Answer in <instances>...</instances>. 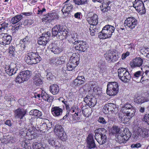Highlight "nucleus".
<instances>
[{"mask_svg": "<svg viewBox=\"0 0 149 149\" xmlns=\"http://www.w3.org/2000/svg\"><path fill=\"white\" fill-rule=\"evenodd\" d=\"M115 28L112 26L108 24L102 28L101 32L99 33L98 37L100 39H105L110 38L114 31Z\"/></svg>", "mask_w": 149, "mask_h": 149, "instance_id": "nucleus-1", "label": "nucleus"}, {"mask_svg": "<svg viewBox=\"0 0 149 149\" xmlns=\"http://www.w3.org/2000/svg\"><path fill=\"white\" fill-rule=\"evenodd\" d=\"M24 59L27 63L31 65L39 62L41 60V58L37 53L31 52L27 54Z\"/></svg>", "mask_w": 149, "mask_h": 149, "instance_id": "nucleus-2", "label": "nucleus"}, {"mask_svg": "<svg viewBox=\"0 0 149 149\" xmlns=\"http://www.w3.org/2000/svg\"><path fill=\"white\" fill-rule=\"evenodd\" d=\"M107 131L104 128H98L95 131V139L101 145L105 143L107 139Z\"/></svg>", "mask_w": 149, "mask_h": 149, "instance_id": "nucleus-3", "label": "nucleus"}, {"mask_svg": "<svg viewBox=\"0 0 149 149\" xmlns=\"http://www.w3.org/2000/svg\"><path fill=\"white\" fill-rule=\"evenodd\" d=\"M75 40L76 37L72 36L70 40L74 45L75 49L83 52L85 51L88 47L87 43L82 41H75Z\"/></svg>", "mask_w": 149, "mask_h": 149, "instance_id": "nucleus-4", "label": "nucleus"}, {"mask_svg": "<svg viewBox=\"0 0 149 149\" xmlns=\"http://www.w3.org/2000/svg\"><path fill=\"white\" fill-rule=\"evenodd\" d=\"M119 89V85L117 82H109L107 85V93L111 96L115 95L118 92Z\"/></svg>", "mask_w": 149, "mask_h": 149, "instance_id": "nucleus-5", "label": "nucleus"}, {"mask_svg": "<svg viewBox=\"0 0 149 149\" xmlns=\"http://www.w3.org/2000/svg\"><path fill=\"white\" fill-rule=\"evenodd\" d=\"M131 134L126 129L124 130L122 132H120L117 136L116 141L119 143H125L126 141L131 136Z\"/></svg>", "mask_w": 149, "mask_h": 149, "instance_id": "nucleus-6", "label": "nucleus"}, {"mask_svg": "<svg viewBox=\"0 0 149 149\" xmlns=\"http://www.w3.org/2000/svg\"><path fill=\"white\" fill-rule=\"evenodd\" d=\"M118 75L119 78L122 81L127 82L130 79L131 75L129 72L125 68H120L118 70Z\"/></svg>", "mask_w": 149, "mask_h": 149, "instance_id": "nucleus-7", "label": "nucleus"}, {"mask_svg": "<svg viewBox=\"0 0 149 149\" xmlns=\"http://www.w3.org/2000/svg\"><path fill=\"white\" fill-rule=\"evenodd\" d=\"M31 75L30 71L26 70L20 72L16 79V82L21 83L24 81H27Z\"/></svg>", "mask_w": 149, "mask_h": 149, "instance_id": "nucleus-8", "label": "nucleus"}, {"mask_svg": "<svg viewBox=\"0 0 149 149\" xmlns=\"http://www.w3.org/2000/svg\"><path fill=\"white\" fill-rule=\"evenodd\" d=\"M104 57L108 62L110 63L117 61L119 56L115 50H109L104 54Z\"/></svg>", "mask_w": 149, "mask_h": 149, "instance_id": "nucleus-9", "label": "nucleus"}, {"mask_svg": "<svg viewBox=\"0 0 149 149\" xmlns=\"http://www.w3.org/2000/svg\"><path fill=\"white\" fill-rule=\"evenodd\" d=\"M121 111L123 114L132 118L135 114V110L131 104H126L122 107Z\"/></svg>", "mask_w": 149, "mask_h": 149, "instance_id": "nucleus-10", "label": "nucleus"}, {"mask_svg": "<svg viewBox=\"0 0 149 149\" xmlns=\"http://www.w3.org/2000/svg\"><path fill=\"white\" fill-rule=\"evenodd\" d=\"M137 23L136 18L133 17H130L125 20L124 25L126 28L132 30L135 28Z\"/></svg>", "mask_w": 149, "mask_h": 149, "instance_id": "nucleus-11", "label": "nucleus"}, {"mask_svg": "<svg viewBox=\"0 0 149 149\" xmlns=\"http://www.w3.org/2000/svg\"><path fill=\"white\" fill-rule=\"evenodd\" d=\"M133 4V6L137 12L141 14H144L146 13L144 4L142 0H135Z\"/></svg>", "mask_w": 149, "mask_h": 149, "instance_id": "nucleus-12", "label": "nucleus"}, {"mask_svg": "<svg viewBox=\"0 0 149 149\" xmlns=\"http://www.w3.org/2000/svg\"><path fill=\"white\" fill-rule=\"evenodd\" d=\"M66 59V57L64 56L54 57L50 59V63L53 66H57L64 63Z\"/></svg>", "mask_w": 149, "mask_h": 149, "instance_id": "nucleus-13", "label": "nucleus"}, {"mask_svg": "<svg viewBox=\"0 0 149 149\" xmlns=\"http://www.w3.org/2000/svg\"><path fill=\"white\" fill-rule=\"evenodd\" d=\"M12 40L11 36L7 33L0 34V44L4 45L10 44Z\"/></svg>", "mask_w": 149, "mask_h": 149, "instance_id": "nucleus-14", "label": "nucleus"}, {"mask_svg": "<svg viewBox=\"0 0 149 149\" xmlns=\"http://www.w3.org/2000/svg\"><path fill=\"white\" fill-rule=\"evenodd\" d=\"M16 65L13 63H11L10 64L6 65L5 70L6 73L9 76H12L15 74L16 72L17 68Z\"/></svg>", "mask_w": 149, "mask_h": 149, "instance_id": "nucleus-15", "label": "nucleus"}, {"mask_svg": "<svg viewBox=\"0 0 149 149\" xmlns=\"http://www.w3.org/2000/svg\"><path fill=\"white\" fill-rule=\"evenodd\" d=\"M143 59L140 57H136L130 62V65L132 68L142 67L143 63Z\"/></svg>", "mask_w": 149, "mask_h": 149, "instance_id": "nucleus-16", "label": "nucleus"}, {"mask_svg": "<svg viewBox=\"0 0 149 149\" xmlns=\"http://www.w3.org/2000/svg\"><path fill=\"white\" fill-rule=\"evenodd\" d=\"M106 112L107 113L109 111L112 113H116L118 111V107L116 105L112 103H109L105 104L103 107Z\"/></svg>", "mask_w": 149, "mask_h": 149, "instance_id": "nucleus-17", "label": "nucleus"}, {"mask_svg": "<svg viewBox=\"0 0 149 149\" xmlns=\"http://www.w3.org/2000/svg\"><path fill=\"white\" fill-rule=\"evenodd\" d=\"M142 75L141 77L142 81H145L149 79V66H142L141 68Z\"/></svg>", "mask_w": 149, "mask_h": 149, "instance_id": "nucleus-18", "label": "nucleus"}, {"mask_svg": "<svg viewBox=\"0 0 149 149\" xmlns=\"http://www.w3.org/2000/svg\"><path fill=\"white\" fill-rule=\"evenodd\" d=\"M58 18L57 13L56 12H54L52 13H48L44 16V17L42 19L43 21L47 22L50 21L54 19H57Z\"/></svg>", "mask_w": 149, "mask_h": 149, "instance_id": "nucleus-19", "label": "nucleus"}, {"mask_svg": "<svg viewBox=\"0 0 149 149\" xmlns=\"http://www.w3.org/2000/svg\"><path fill=\"white\" fill-rule=\"evenodd\" d=\"M48 48L55 54H58L62 51V49L54 43H52L49 45Z\"/></svg>", "mask_w": 149, "mask_h": 149, "instance_id": "nucleus-20", "label": "nucleus"}, {"mask_svg": "<svg viewBox=\"0 0 149 149\" xmlns=\"http://www.w3.org/2000/svg\"><path fill=\"white\" fill-rule=\"evenodd\" d=\"M27 113V111L23 109L19 108L15 111V116L16 118L21 119L23 118Z\"/></svg>", "mask_w": 149, "mask_h": 149, "instance_id": "nucleus-21", "label": "nucleus"}, {"mask_svg": "<svg viewBox=\"0 0 149 149\" xmlns=\"http://www.w3.org/2000/svg\"><path fill=\"white\" fill-rule=\"evenodd\" d=\"M52 127V124L50 122H48L47 124L46 123H44L39 127H37L38 130L42 132H46Z\"/></svg>", "mask_w": 149, "mask_h": 149, "instance_id": "nucleus-22", "label": "nucleus"}, {"mask_svg": "<svg viewBox=\"0 0 149 149\" xmlns=\"http://www.w3.org/2000/svg\"><path fill=\"white\" fill-rule=\"evenodd\" d=\"M42 78L40 73L38 72H36L33 78V83L36 86H39L41 85L42 83Z\"/></svg>", "mask_w": 149, "mask_h": 149, "instance_id": "nucleus-23", "label": "nucleus"}, {"mask_svg": "<svg viewBox=\"0 0 149 149\" xmlns=\"http://www.w3.org/2000/svg\"><path fill=\"white\" fill-rule=\"evenodd\" d=\"M51 111L54 116L58 117L62 114L63 110L59 107H52Z\"/></svg>", "mask_w": 149, "mask_h": 149, "instance_id": "nucleus-24", "label": "nucleus"}, {"mask_svg": "<svg viewBox=\"0 0 149 149\" xmlns=\"http://www.w3.org/2000/svg\"><path fill=\"white\" fill-rule=\"evenodd\" d=\"M73 7L72 5H65L63 6L61 11L65 17L68 16Z\"/></svg>", "mask_w": 149, "mask_h": 149, "instance_id": "nucleus-25", "label": "nucleus"}, {"mask_svg": "<svg viewBox=\"0 0 149 149\" xmlns=\"http://www.w3.org/2000/svg\"><path fill=\"white\" fill-rule=\"evenodd\" d=\"M65 27L63 26H60L59 30V36H62V39H65L68 37V31L65 28Z\"/></svg>", "mask_w": 149, "mask_h": 149, "instance_id": "nucleus-26", "label": "nucleus"}, {"mask_svg": "<svg viewBox=\"0 0 149 149\" xmlns=\"http://www.w3.org/2000/svg\"><path fill=\"white\" fill-rule=\"evenodd\" d=\"M87 20L90 24H97L98 22L97 15L94 14L92 16L88 17Z\"/></svg>", "mask_w": 149, "mask_h": 149, "instance_id": "nucleus-27", "label": "nucleus"}, {"mask_svg": "<svg viewBox=\"0 0 149 149\" xmlns=\"http://www.w3.org/2000/svg\"><path fill=\"white\" fill-rule=\"evenodd\" d=\"M48 143L55 148H57L60 147L61 144L58 141L55 139L51 138L48 140Z\"/></svg>", "mask_w": 149, "mask_h": 149, "instance_id": "nucleus-28", "label": "nucleus"}, {"mask_svg": "<svg viewBox=\"0 0 149 149\" xmlns=\"http://www.w3.org/2000/svg\"><path fill=\"white\" fill-rule=\"evenodd\" d=\"M85 81V79L84 76L79 75L74 81V84L75 85H80L83 84Z\"/></svg>", "mask_w": 149, "mask_h": 149, "instance_id": "nucleus-29", "label": "nucleus"}, {"mask_svg": "<svg viewBox=\"0 0 149 149\" xmlns=\"http://www.w3.org/2000/svg\"><path fill=\"white\" fill-rule=\"evenodd\" d=\"M15 141L13 137L8 136H4L1 140V142L4 144H6L8 143H14Z\"/></svg>", "mask_w": 149, "mask_h": 149, "instance_id": "nucleus-30", "label": "nucleus"}, {"mask_svg": "<svg viewBox=\"0 0 149 149\" xmlns=\"http://www.w3.org/2000/svg\"><path fill=\"white\" fill-rule=\"evenodd\" d=\"M30 41V37L26 36L25 38L20 41V43L21 44V46L24 49L29 45Z\"/></svg>", "mask_w": 149, "mask_h": 149, "instance_id": "nucleus-31", "label": "nucleus"}, {"mask_svg": "<svg viewBox=\"0 0 149 149\" xmlns=\"http://www.w3.org/2000/svg\"><path fill=\"white\" fill-rule=\"evenodd\" d=\"M119 118L123 123H127L129 122L132 118L125 114L123 116L122 114H119Z\"/></svg>", "mask_w": 149, "mask_h": 149, "instance_id": "nucleus-32", "label": "nucleus"}, {"mask_svg": "<svg viewBox=\"0 0 149 149\" xmlns=\"http://www.w3.org/2000/svg\"><path fill=\"white\" fill-rule=\"evenodd\" d=\"M50 92L53 95L57 94L59 91V88L56 84H53L49 87Z\"/></svg>", "mask_w": 149, "mask_h": 149, "instance_id": "nucleus-33", "label": "nucleus"}, {"mask_svg": "<svg viewBox=\"0 0 149 149\" xmlns=\"http://www.w3.org/2000/svg\"><path fill=\"white\" fill-rule=\"evenodd\" d=\"M50 36V32L48 31L47 33L43 34L42 36L40 38H42V39L44 41V43L46 45L49 39Z\"/></svg>", "mask_w": 149, "mask_h": 149, "instance_id": "nucleus-34", "label": "nucleus"}, {"mask_svg": "<svg viewBox=\"0 0 149 149\" xmlns=\"http://www.w3.org/2000/svg\"><path fill=\"white\" fill-rule=\"evenodd\" d=\"M64 130L63 128L61 125L59 124L56 125L54 128V132L56 135H59Z\"/></svg>", "mask_w": 149, "mask_h": 149, "instance_id": "nucleus-35", "label": "nucleus"}, {"mask_svg": "<svg viewBox=\"0 0 149 149\" xmlns=\"http://www.w3.org/2000/svg\"><path fill=\"white\" fill-rule=\"evenodd\" d=\"M22 18L23 16L22 15H17L12 18L11 22L13 24H15L18 22Z\"/></svg>", "mask_w": 149, "mask_h": 149, "instance_id": "nucleus-36", "label": "nucleus"}, {"mask_svg": "<svg viewBox=\"0 0 149 149\" xmlns=\"http://www.w3.org/2000/svg\"><path fill=\"white\" fill-rule=\"evenodd\" d=\"M31 115L36 117H40L42 115L41 112L37 109H34L31 110L29 113Z\"/></svg>", "mask_w": 149, "mask_h": 149, "instance_id": "nucleus-37", "label": "nucleus"}, {"mask_svg": "<svg viewBox=\"0 0 149 149\" xmlns=\"http://www.w3.org/2000/svg\"><path fill=\"white\" fill-rule=\"evenodd\" d=\"M60 26L57 25L55 26L52 29V36H55L58 35L59 36V30Z\"/></svg>", "mask_w": 149, "mask_h": 149, "instance_id": "nucleus-38", "label": "nucleus"}, {"mask_svg": "<svg viewBox=\"0 0 149 149\" xmlns=\"http://www.w3.org/2000/svg\"><path fill=\"white\" fill-rule=\"evenodd\" d=\"M110 3V2H109L107 4L105 3H102V6H100V8L102 12H107L108 10L110 9V6H109V4Z\"/></svg>", "mask_w": 149, "mask_h": 149, "instance_id": "nucleus-39", "label": "nucleus"}, {"mask_svg": "<svg viewBox=\"0 0 149 149\" xmlns=\"http://www.w3.org/2000/svg\"><path fill=\"white\" fill-rule=\"evenodd\" d=\"M79 58L77 56L74 57L72 56L71 57L69 62L73 64H76L77 66L79 63Z\"/></svg>", "mask_w": 149, "mask_h": 149, "instance_id": "nucleus-40", "label": "nucleus"}, {"mask_svg": "<svg viewBox=\"0 0 149 149\" xmlns=\"http://www.w3.org/2000/svg\"><path fill=\"white\" fill-rule=\"evenodd\" d=\"M88 105L85 104H83L81 107L82 108V113L85 116H88L90 113L89 112V110L87 108Z\"/></svg>", "mask_w": 149, "mask_h": 149, "instance_id": "nucleus-41", "label": "nucleus"}, {"mask_svg": "<svg viewBox=\"0 0 149 149\" xmlns=\"http://www.w3.org/2000/svg\"><path fill=\"white\" fill-rule=\"evenodd\" d=\"M90 27L89 28V30L90 32V34L91 36L94 35L95 32L97 30L96 28V25L97 24H90Z\"/></svg>", "mask_w": 149, "mask_h": 149, "instance_id": "nucleus-42", "label": "nucleus"}, {"mask_svg": "<svg viewBox=\"0 0 149 149\" xmlns=\"http://www.w3.org/2000/svg\"><path fill=\"white\" fill-rule=\"evenodd\" d=\"M87 0H73V2L75 5H81L86 4Z\"/></svg>", "mask_w": 149, "mask_h": 149, "instance_id": "nucleus-43", "label": "nucleus"}, {"mask_svg": "<svg viewBox=\"0 0 149 149\" xmlns=\"http://www.w3.org/2000/svg\"><path fill=\"white\" fill-rule=\"evenodd\" d=\"M89 102H88L89 105L92 107H94L97 103V101L96 99L94 97H89Z\"/></svg>", "mask_w": 149, "mask_h": 149, "instance_id": "nucleus-44", "label": "nucleus"}, {"mask_svg": "<svg viewBox=\"0 0 149 149\" xmlns=\"http://www.w3.org/2000/svg\"><path fill=\"white\" fill-rule=\"evenodd\" d=\"M32 146L33 149H41L43 148L42 143L37 142L33 143Z\"/></svg>", "mask_w": 149, "mask_h": 149, "instance_id": "nucleus-45", "label": "nucleus"}, {"mask_svg": "<svg viewBox=\"0 0 149 149\" xmlns=\"http://www.w3.org/2000/svg\"><path fill=\"white\" fill-rule=\"evenodd\" d=\"M134 101L138 104H141L144 102V98L141 97H138L134 99Z\"/></svg>", "mask_w": 149, "mask_h": 149, "instance_id": "nucleus-46", "label": "nucleus"}, {"mask_svg": "<svg viewBox=\"0 0 149 149\" xmlns=\"http://www.w3.org/2000/svg\"><path fill=\"white\" fill-rule=\"evenodd\" d=\"M77 66L76 64H73L72 63L69 62L67 64V70L68 71H72Z\"/></svg>", "mask_w": 149, "mask_h": 149, "instance_id": "nucleus-47", "label": "nucleus"}, {"mask_svg": "<svg viewBox=\"0 0 149 149\" xmlns=\"http://www.w3.org/2000/svg\"><path fill=\"white\" fill-rule=\"evenodd\" d=\"M61 140L63 141L66 140L67 139V136L65 132L63 130V132L59 134V135H57Z\"/></svg>", "mask_w": 149, "mask_h": 149, "instance_id": "nucleus-48", "label": "nucleus"}, {"mask_svg": "<svg viewBox=\"0 0 149 149\" xmlns=\"http://www.w3.org/2000/svg\"><path fill=\"white\" fill-rule=\"evenodd\" d=\"M143 134L142 136L143 138H147L149 136V130L148 129L142 128Z\"/></svg>", "mask_w": 149, "mask_h": 149, "instance_id": "nucleus-49", "label": "nucleus"}, {"mask_svg": "<svg viewBox=\"0 0 149 149\" xmlns=\"http://www.w3.org/2000/svg\"><path fill=\"white\" fill-rule=\"evenodd\" d=\"M33 130V129L31 130L30 129H29L26 133V136H29V137L30 138V139H32L33 138H34L35 137L34 135H33L34 132Z\"/></svg>", "mask_w": 149, "mask_h": 149, "instance_id": "nucleus-50", "label": "nucleus"}, {"mask_svg": "<svg viewBox=\"0 0 149 149\" xmlns=\"http://www.w3.org/2000/svg\"><path fill=\"white\" fill-rule=\"evenodd\" d=\"M120 129L118 127L115 126L113 127L112 129L111 132L113 134H117L118 135L120 131Z\"/></svg>", "mask_w": 149, "mask_h": 149, "instance_id": "nucleus-51", "label": "nucleus"}, {"mask_svg": "<svg viewBox=\"0 0 149 149\" xmlns=\"http://www.w3.org/2000/svg\"><path fill=\"white\" fill-rule=\"evenodd\" d=\"M142 128H141L140 127H138L136 129V134H137L138 136H140V137L143 138V136L142 134H143L142 131Z\"/></svg>", "mask_w": 149, "mask_h": 149, "instance_id": "nucleus-52", "label": "nucleus"}, {"mask_svg": "<svg viewBox=\"0 0 149 149\" xmlns=\"http://www.w3.org/2000/svg\"><path fill=\"white\" fill-rule=\"evenodd\" d=\"M88 147L90 149L95 148V144L94 141H89V142H87Z\"/></svg>", "mask_w": 149, "mask_h": 149, "instance_id": "nucleus-53", "label": "nucleus"}, {"mask_svg": "<svg viewBox=\"0 0 149 149\" xmlns=\"http://www.w3.org/2000/svg\"><path fill=\"white\" fill-rule=\"evenodd\" d=\"M142 75V72L140 71H138L136 72L134 74V77L137 78H140V81L142 80L141 77Z\"/></svg>", "mask_w": 149, "mask_h": 149, "instance_id": "nucleus-54", "label": "nucleus"}, {"mask_svg": "<svg viewBox=\"0 0 149 149\" xmlns=\"http://www.w3.org/2000/svg\"><path fill=\"white\" fill-rule=\"evenodd\" d=\"M9 53L12 55H13L15 52V47L11 45L8 48Z\"/></svg>", "mask_w": 149, "mask_h": 149, "instance_id": "nucleus-55", "label": "nucleus"}, {"mask_svg": "<svg viewBox=\"0 0 149 149\" xmlns=\"http://www.w3.org/2000/svg\"><path fill=\"white\" fill-rule=\"evenodd\" d=\"M142 120L149 125V117L147 114L144 115Z\"/></svg>", "mask_w": 149, "mask_h": 149, "instance_id": "nucleus-56", "label": "nucleus"}, {"mask_svg": "<svg viewBox=\"0 0 149 149\" xmlns=\"http://www.w3.org/2000/svg\"><path fill=\"white\" fill-rule=\"evenodd\" d=\"M89 141H94L93 139V135L92 134L88 135L87 138V142H89Z\"/></svg>", "mask_w": 149, "mask_h": 149, "instance_id": "nucleus-57", "label": "nucleus"}, {"mask_svg": "<svg viewBox=\"0 0 149 149\" xmlns=\"http://www.w3.org/2000/svg\"><path fill=\"white\" fill-rule=\"evenodd\" d=\"M42 39V38H38V43L39 45L44 47V48H43L44 49L45 48V46L46 45L44 44V41Z\"/></svg>", "mask_w": 149, "mask_h": 149, "instance_id": "nucleus-58", "label": "nucleus"}, {"mask_svg": "<svg viewBox=\"0 0 149 149\" xmlns=\"http://www.w3.org/2000/svg\"><path fill=\"white\" fill-rule=\"evenodd\" d=\"M36 122L37 121L35 120H31L30 123L31 125L30 126H31L32 127V129L34 130L35 129H36Z\"/></svg>", "mask_w": 149, "mask_h": 149, "instance_id": "nucleus-59", "label": "nucleus"}, {"mask_svg": "<svg viewBox=\"0 0 149 149\" xmlns=\"http://www.w3.org/2000/svg\"><path fill=\"white\" fill-rule=\"evenodd\" d=\"M149 51V48H144V47H142L140 49V52L141 53L143 54H144L146 53H147L148 51Z\"/></svg>", "mask_w": 149, "mask_h": 149, "instance_id": "nucleus-60", "label": "nucleus"}, {"mask_svg": "<svg viewBox=\"0 0 149 149\" xmlns=\"http://www.w3.org/2000/svg\"><path fill=\"white\" fill-rule=\"evenodd\" d=\"M22 25V24H17L14 27V31L15 32L16 31H18L19 29H22L23 28Z\"/></svg>", "mask_w": 149, "mask_h": 149, "instance_id": "nucleus-61", "label": "nucleus"}, {"mask_svg": "<svg viewBox=\"0 0 149 149\" xmlns=\"http://www.w3.org/2000/svg\"><path fill=\"white\" fill-rule=\"evenodd\" d=\"M1 25L0 30H3L8 26V24L6 22H3Z\"/></svg>", "mask_w": 149, "mask_h": 149, "instance_id": "nucleus-62", "label": "nucleus"}, {"mask_svg": "<svg viewBox=\"0 0 149 149\" xmlns=\"http://www.w3.org/2000/svg\"><path fill=\"white\" fill-rule=\"evenodd\" d=\"M48 96V95L45 92H42L41 94V97L45 101H47V99Z\"/></svg>", "mask_w": 149, "mask_h": 149, "instance_id": "nucleus-63", "label": "nucleus"}, {"mask_svg": "<svg viewBox=\"0 0 149 149\" xmlns=\"http://www.w3.org/2000/svg\"><path fill=\"white\" fill-rule=\"evenodd\" d=\"M74 17L77 19H79L81 18L82 17V15L81 13V12H77L74 14Z\"/></svg>", "mask_w": 149, "mask_h": 149, "instance_id": "nucleus-64", "label": "nucleus"}]
</instances>
